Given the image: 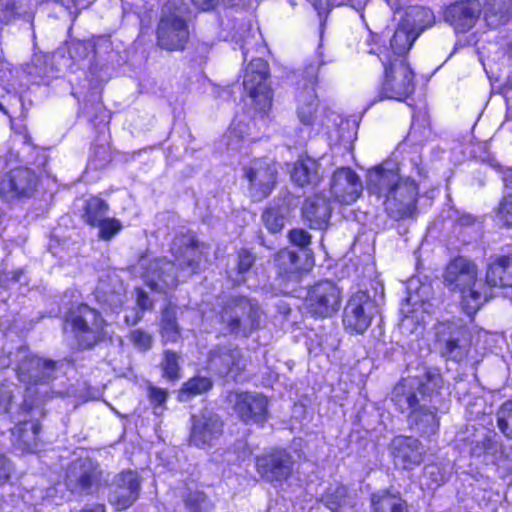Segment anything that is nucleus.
Returning a JSON list of instances; mask_svg holds the SVG:
<instances>
[{"label":"nucleus","mask_w":512,"mask_h":512,"mask_svg":"<svg viewBox=\"0 0 512 512\" xmlns=\"http://www.w3.org/2000/svg\"><path fill=\"white\" fill-rule=\"evenodd\" d=\"M443 378L437 370H429L422 377L401 380L393 389L392 400L404 411H409L408 423L420 435H434L439 429L438 408Z\"/></svg>","instance_id":"obj_1"},{"label":"nucleus","mask_w":512,"mask_h":512,"mask_svg":"<svg viewBox=\"0 0 512 512\" xmlns=\"http://www.w3.org/2000/svg\"><path fill=\"white\" fill-rule=\"evenodd\" d=\"M12 355L17 377L27 386L29 396L45 400L50 397V393L62 394L50 387L51 381L55 379L57 362L34 355L27 347H19Z\"/></svg>","instance_id":"obj_2"},{"label":"nucleus","mask_w":512,"mask_h":512,"mask_svg":"<svg viewBox=\"0 0 512 512\" xmlns=\"http://www.w3.org/2000/svg\"><path fill=\"white\" fill-rule=\"evenodd\" d=\"M444 281L450 290L461 294L462 308L469 316L474 315L488 299L487 290L477 282L476 265L466 258L459 257L448 264Z\"/></svg>","instance_id":"obj_3"},{"label":"nucleus","mask_w":512,"mask_h":512,"mask_svg":"<svg viewBox=\"0 0 512 512\" xmlns=\"http://www.w3.org/2000/svg\"><path fill=\"white\" fill-rule=\"evenodd\" d=\"M186 4L181 0H170L162 8L157 26V44L167 51L183 50L189 39L185 20Z\"/></svg>","instance_id":"obj_4"},{"label":"nucleus","mask_w":512,"mask_h":512,"mask_svg":"<svg viewBox=\"0 0 512 512\" xmlns=\"http://www.w3.org/2000/svg\"><path fill=\"white\" fill-rule=\"evenodd\" d=\"M261 317L262 310L257 301L244 296L228 299L219 315L225 332L245 337L260 327Z\"/></svg>","instance_id":"obj_5"},{"label":"nucleus","mask_w":512,"mask_h":512,"mask_svg":"<svg viewBox=\"0 0 512 512\" xmlns=\"http://www.w3.org/2000/svg\"><path fill=\"white\" fill-rule=\"evenodd\" d=\"M436 344L444 357L464 360L470 351L471 334L460 321L441 322L435 326Z\"/></svg>","instance_id":"obj_6"},{"label":"nucleus","mask_w":512,"mask_h":512,"mask_svg":"<svg viewBox=\"0 0 512 512\" xmlns=\"http://www.w3.org/2000/svg\"><path fill=\"white\" fill-rule=\"evenodd\" d=\"M66 322L83 348L92 347L104 337V319L98 311L85 304L72 310Z\"/></svg>","instance_id":"obj_7"},{"label":"nucleus","mask_w":512,"mask_h":512,"mask_svg":"<svg viewBox=\"0 0 512 512\" xmlns=\"http://www.w3.org/2000/svg\"><path fill=\"white\" fill-rule=\"evenodd\" d=\"M342 290L336 283L323 280L311 286L306 294L304 308L315 318H330L341 308Z\"/></svg>","instance_id":"obj_8"},{"label":"nucleus","mask_w":512,"mask_h":512,"mask_svg":"<svg viewBox=\"0 0 512 512\" xmlns=\"http://www.w3.org/2000/svg\"><path fill=\"white\" fill-rule=\"evenodd\" d=\"M227 401L245 423H263L268 418V399L257 392H230Z\"/></svg>","instance_id":"obj_9"},{"label":"nucleus","mask_w":512,"mask_h":512,"mask_svg":"<svg viewBox=\"0 0 512 512\" xmlns=\"http://www.w3.org/2000/svg\"><path fill=\"white\" fill-rule=\"evenodd\" d=\"M101 481V470L91 459H79L71 463L66 475L69 491L89 495L97 490Z\"/></svg>","instance_id":"obj_10"},{"label":"nucleus","mask_w":512,"mask_h":512,"mask_svg":"<svg viewBox=\"0 0 512 512\" xmlns=\"http://www.w3.org/2000/svg\"><path fill=\"white\" fill-rule=\"evenodd\" d=\"M256 471L267 482L282 483L288 480L294 468L292 455L283 449H274L256 457Z\"/></svg>","instance_id":"obj_11"},{"label":"nucleus","mask_w":512,"mask_h":512,"mask_svg":"<svg viewBox=\"0 0 512 512\" xmlns=\"http://www.w3.org/2000/svg\"><path fill=\"white\" fill-rule=\"evenodd\" d=\"M418 193V185L414 180L401 179L384 201L386 211L395 219L413 216L417 208Z\"/></svg>","instance_id":"obj_12"},{"label":"nucleus","mask_w":512,"mask_h":512,"mask_svg":"<svg viewBox=\"0 0 512 512\" xmlns=\"http://www.w3.org/2000/svg\"><path fill=\"white\" fill-rule=\"evenodd\" d=\"M374 303L370 296L358 291L348 300L343 315V325L347 331L357 334L364 333L373 318Z\"/></svg>","instance_id":"obj_13"},{"label":"nucleus","mask_w":512,"mask_h":512,"mask_svg":"<svg viewBox=\"0 0 512 512\" xmlns=\"http://www.w3.org/2000/svg\"><path fill=\"white\" fill-rule=\"evenodd\" d=\"M414 74L403 60L391 62L385 66V80L382 94L386 98L402 100L414 90Z\"/></svg>","instance_id":"obj_14"},{"label":"nucleus","mask_w":512,"mask_h":512,"mask_svg":"<svg viewBox=\"0 0 512 512\" xmlns=\"http://www.w3.org/2000/svg\"><path fill=\"white\" fill-rule=\"evenodd\" d=\"M141 490V478L135 471H123L115 476L110 488L108 501L117 510H124L134 504Z\"/></svg>","instance_id":"obj_15"},{"label":"nucleus","mask_w":512,"mask_h":512,"mask_svg":"<svg viewBox=\"0 0 512 512\" xmlns=\"http://www.w3.org/2000/svg\"><path fill=\"white\" fill-rule=\"evenodd\" d=\"M140 267L144 269L142 278L154 291L166 292L178 284L175 264L166 259H154L147 263L146 259L140 260Z\"/></svg>","instance_id":"obj_16"},{"label":"nucleus","mask_w":512,"mask_h":512,"mask_svg":"<svg viewBox=\"0 0 512 512\" xmlns=\"http://www.w3.org/2000/svg\"><path fill=\"white\" fill-rule=\"evenodd\" d=\"M394 465L404 470H413L422 464L426 451L422 443L411 436H397L390 444Z\"/></svg>","instance_id":"obj_17"},{"label":"nucleus","mask_w":512,"mask_h":512,"mask_svg":"<svg viewBox=\"0 0 512 512\" xmlns=\"http://www.w3.org/2000/svg\"><path fill=\"white\" fill-rule=\"evenodd\" d=\"M277 169L273 164L264 160H254L245 169V176L250 184L251 197L261 201L272 192L276 183Z\"/></svg>","instance_id":"obj_18"},{"label":"nucleus","mask_w":512,"mask_h":512,"mask_svg":"<svg viewBox=\"0 0 512 512\" xmlns=\"http://www.w3.org/2000/svg\"><path fill=\"white\" fill-rule=\"evenodd\" d=\"M223 432V422L219 416L211 411H202L192 417L190 443L205 448L212 446Z\"/></svg>","instance_id":"obj_19"},{"label":"nucleus","mask_w":512,"mask_h":512,"mask_svg":"<svg viewBox=\"0 0 512 512\" xmlns=\"http://www.w3.org/2000/svg\"><path fill=\"white\" fill-rule=\"evenodd\" d=\"M38 184V177L29 168L13 169L0 182V194L7 200L30 197Z\"/></svg>","instance_id":"obj_20"},{"label":"nucleus","mask_w":512,"mask_h":512,"mask_svg":"<svg viewBox=\"0 0 512 512\" xmlns=\"http://www.w3.org/2000/svg\"><path fill=\"white\" fill-rule=\"evenodd\" d=\"M363 186L359 176L350 168H340L332 176L330 192L335 201L352 204L361 195Z\"/></svg>","instance_id":"obj_21"},{"label":"nucleus","mask_w":512,"mask_h":512,"mask_svg":"<svg viewBox=\"0 0 512 512\" xmlns=\"http://www.w3.org/2000/svg\"><path fill=\"white\" fill-rule=\"evenodd\" d=\"M481 13V4L478 0H467L451 4L445 10V20L457 32H466L471 29Z\"/></svg>","instance_id":"obj_22"},{"label":"nucleus","mask_w":512,"mask_h":512,"mask_svg":"<svg viewBox=\"0 0 512 512\" xmlns=\"http://www.w3.org/2000/svg\"><path fill=\"white\" fill-rule=\"evenodd\" d=\"M210 367L221 376L232 375L236 378L245 368V360L238 348L221 347L212 351L209 357Z\"/></svg>","instance_id":"obj_23"},{"label":"nucleus","mask_w":512,"mask_h":512,"mask_svg":"<svg viewBox=\"0 0 512 512\" xmlns=\"http://www.w3.org/2000/svg\"><path fill=\"white\" fill-rule=\"evenodd\" d=\"M328 200L320 195L309 197L302 207V216L311 229H326L331 217Z\"/></svg>","instance_id":"obj_24"},{"label":"nucleus","mask_w":512,"mask_h":512,"mask_svg":"<svg viewBox=\"0 0 512 512\" xmlns=\"http://www.w3.org/2000/svg\"><path fill=\"white\" fill-rule=\"evenodd\" d=\"M172 251L178 265L189 272L195 273L200 260L198 252V241L192 234L177 237L173 242Z\"/></svg>","instance_id":"obj_25"},{"label":"nucleus","mask_w":512,"mask_h":512,"mask_svg":"<svg viewBox=\"0 0 512 512\" xmlns=\"http://www.w3.org/2000/svg\"><path fill=\"white\" fill-rule=\"evenodd\" d=\"M40 425L24 418L12 429V444L23 452H35L39 447Z\"/></svg>","instance_id":"obj_26"},{"label":"nucleus","mask_w":512,"mask_h":512,"mask_svg":"<svg viewBox=\"0 0 512 512\" xmlns=\"http://www.w3.org/2000/svg\"><path fill=\"white\" fill-rule=\"evenodd\" d=\"M401 179L397 171L377 167L368 172L367 189L369 193L386 199Z\"/></svg>","instance_id":"obj_27"},{"label":"nucleus","mask_w":512,"mask_h":512,"mask_svg":"<svg viewBox=\"0 0 512 512\" xmlns=\"http://www.w3.org/2000/svg\"><path fill=\"white\" fill-rule=\"evenodd\" d=\"M422 31L423 28L417 29L415 20L411 21L409 17L399 23L390 41L394 54L405 55Z\"/></svg>","instance_id":"obj_28"},{"label":"nucleus","mask_w":512,"mask_h":512,"mask_svg":"<svg viewBox=\"0 0 512 512\" xmlns=\"http://www.w3.org/2000/svg\"><path fill=\"white\" fill-rule=\"evenodd\" d=\"M292 180L299 186H315L320 182L319 163L310 157L298 159L291 170Z\"/></svg>","instance_id":"obj_29"},{"label":"nucleus","mask_w":512,"mask_h":512,"mask_svg":"<svg viewBox=\"0 0 512 512\" xmlns=\"http://www.w3.org/2000/svg\"><path fill=\"white\" fill-rule=\"evenodd\" d=\"M486 283L493 287H512V255L501 256L489 264Z\"/></svg>","instance_id":"obj_30"},{"label":"nucleus","mask_w":512,"mask_h":512,"mask_svg":"<svg viewBox=\"0 0 512 512\" xmlns=\"http://www.w3.org/2000/svg\"><path fill=\"white\" fill-rule=\"evenodd\" d=\"M372 512H409L406 500L399 493L380 490L371 495Z\"/></svg>","instance_id":"obj_31"},{"label":"nucleus","mask_w":512,"mask_h":512,"mask_svg":"<svg viewBox=\"0 0 512 512\" xmlns=\"http://www.w3.org/2000/svg\"><path fill=\"white\" fill-rule=\"evenodd\" d=\"M268 75V64L261 58L253 59L245 71L244 89L248 93L255 94L256 90L262 89V87H269L266 83Z\"/></svg>","instance_id":"obj_32"},{"label":"nucleus","mask_w":512,"mask_h":512,"mask_svg":"<svg viewBox=\"0 0 512 512\" xmlns=\"http://www.w3.org/2000/svg\"><path fill=\"white\" fill-rule=\"evenodd\" d=\"M318 71V64H310L303 71V83L300 85L297 93L298 105H307L311 102H313L314 105H318V98L316 95Z\"/></svg>","instance_id":"obj_33"},{"label":"nucleus","mask_w":512,"mask_h":512,"mask_svg":"<svg viewBox=\"0 0 512 512\" xmlns=\"http://www.w3.org/2000/svg\"><path fill=\"white\" fill-rule=\"evenodd\" d=\"M289 213V205L284 200L273 202L262 213L263 224L271 233H278L283 229Z\"/></svg>","instance_id":"obj_34"},{"label":"nucleus","mask_w":512,"mask_h":512,"mask_svg":"<svg viewBox=\"0 0 512 512\" xmlns=\"http://www.w3.org/2000/svg\"><path fill=\"white\" fill-rule=\"evenodd\" d=\"M159 333L164 344L177 343L181 339V330L174 307L168 306L161 312Z\"/></svg>","instance_id":"obj_35"},{"label":"nucleus","mask_w":512,"mask_h":512,"mask_svg":"<svg viewBox=\"0 0 512 512\" xmlns=\"http://www.w3.org/2000/svg\"><path fill=\"white\" fill-rule=\"evenodd\" d=\"M274 262L279 273L288 278L297 275L301 270L299 254L287 248L280 250L275 255Z\"/></svg>","instance_id":"obj_36"},{"label":"nucleus","mask_w":512,"mask_h":512,"mask_svg":"<svg viewBox=\"0 0 512 512\" xmlns=\"http://www.w3.org/2000/svg\"><path fill=\"white\" fill-rule=\"evenodd\" d=\"M321 501L332 512H341V508L351 505V498L346 486L337 484L330 486Z\"/></svg>","instance_id":"obj_37"},{"label":"nucleus","mask_w":512,"mask_h":512,"mask_svg":"<svg viewBox=\"0 0 512 512\" xmlns=\"http://www.w3.org/2000/svg\"><path fill=\"white\" fill-rule=\"evenodd\" d=\"M107 212L108 204L100 198L92 197L86 202L84 218L88 224L96 226L106 218Z\"/></svg>","instance_id":"obj_38"},{"label":"nucleus","mask_w":512,"mask_h":512,"mask_svg":"<svg viewBox=\"0 0 512 512\" xmlns=\"http://www.w3.org/2000/svg\"><path fill=\"white\" fill-rule=\"evenodd\" d=\"M213 383L208 377L197 376L185 382L180 390V399L187 400L190 397L209 391Z\"/></svg>","instance_id":"obj_39"},{"label":"nucleus","mask_w":512,"mask_h":512,"mask_svg":"<svg viewBox=\"0 0 512 512\" xmlns=\"http://www.w3.org/2000/svg\"><path fill=\"white\" fill-rule=\"evenodd\" d=\"M162 375L170 381L180 378L179 355L171 350L163 352V358L160 364Z\"/></svg>","instance_id":"obj_40"},{"label":"nucleus","mask_w":512,"mask_h":512,"mask_svg":"<svg viewBox=\"0 0 512 512\" xmlns=\"http://www.w3.org/2000/svg\"><path fill=\"white\" fill-rule=\"evenodd\" d=\"M99 298L101 301L115 311L125 302V288L121 283L112 290L106 291L103 287L98 288Z\"/></svg>","instance_id":"obj_41"},{"label":"nucleus","mask_w":512,"mask_h":512,"mask_svg":"<svg viewBox=\"0 0 512 512\" xmlns=\"http://www.w3.org/2000/svg\"><path fill=\"white\" fill-rule=\"evenodd\" d=\"M183 498L186 512H211L212 504L203 492H189Z\"/></svg>","instance_id":"obj_42"},{"label":"nucleus","mask_w":512,"mask_h":512,"mask_svg":"<svg viewBox=\"0 0 512 512\" xmlns=\"http://www.w3.org/2000/svg\"><path fill=\"white\" fill-rule=\"evenodd\" d=\"M497 426L508 438H512V400L505 402L497 411Z\"/></svg>","instance_id":"obj_43"},{"label":"nucleus","mask_w":512,"mask_h":512,"mask_svg":"<svg viewBox=\"0 0 512 512\" xmlns=\"http://www.w3.org/2000/svg\"><path fill=\"white\" fill-rule=\"evenodd\" d=\"M132 345L141 352H147L152 348L153 336L143 329L131 330L128 336Z\"/></svg>","instance_id":"obj_44"},{"label":"nucleus","mask_w":512,"mask_h":512,"mask_svg":"<svg viewBox=\"0 0 512 512\" xmlns=\"http://www.w3.org/2000/svg\"><path fill=\"white\" fill-rule=\"evenodd\" d=\"M16 386L13 383L0 382V416L10 413L14 403V391Z\"/></svg>","instance_id":"obj_45"},{"label":"nucleus","mask_w":512,"mask_h":512,"mask_svg":"<svg viewBox=\"0 0 512 512\" xmlns=\"http://www.w3.org/2000/svg\"><path fill=\"white\" fill-rule=\"evenodd\" d=\"M252 98L255 108L260 112H267L272 106V91L270 87H262L256 90L255 94L249 93Z\"/></svg>","instance_id":"obj_46"},{"label":"nucleus","mask_w":512,"mask_h":512,"mask_svg":"<svg viewBox=\"0 0 512 512\" xmlns=\"http://www.w3.org/2000/svg\"><path fill=\"white\" fill-rule=\"evenodd\" d=\"M255 262V255L247 250L241 249L238 252V264H237V272L240 275V278L235 279V282L241 283L244 281L243 275L247 273Z\"/></svg>","instance_id":"obj_47"},{"label":"nucleus","mask_w":512,"mask_h":512,"mask_svg":"<svg viewBox=\"0 0 512 512\" xmlns=\"http://www.w3.org/2000/svg\"><path fill=\"white\" fill-rule=\"evenodd\" d=\"M99 227V238L109 240L121 230V223L116 219L105 218L97 225Z\"/></svg>","instance_id":"obj_48"},{"label":"nucleus","mask_w":512,"mask_h":512,"mask_svg":"<svg viewBox=\"0 0 512 512\" xmlns=\"http://www.w3.org/2000/svg\"><path fill=\"white\" fill-rule=\"evenodd\" d=\"M497 219L504 226H512V196L505 197L500 203Z\"/></svg>","instance_id":"obj_49"},{"label":"nucleus","mask_w":512,"mask_h":512,"mask_svg":"<svg viewBox=\"0 0 512 512\" xmlns=\"http://www.w3.org/2000/svg\"><path fill=\"white\" fill-rule=\"evenodd\" d=\"M288 238L293 245L302 249L308 247L311 243V235L302 228L290 230Z\"/></svg>","instance_id":"obj_50"},{"label":"nucleus","mask_w":512,"mask_h":512,"mask_svg":"<svg viewBox=\"0 0 512 512\" xmlns=\"http://www.w3.org/2000/svg\"><path fill=\"white\" fill-rule=\"evenodd\" d=\"M318 105H314L313 102L307 105H298L297 114L300 121L305 125H311L315 119V112Z\"/></svg>","instance_id":"obj_51"},{"label":"nucleus","mask_w":512,"mask_h":512,"mask_svg":"<svg viewBox=\"0 0 512 512\" xmlns=\"http://www.w3.org/2000/svg\"><path fill=\"white\" fill-rule=\"evenodd\" d=\"M167 397V390L155 386L148 387V398L152 404H156L160 407L166 402Z\"/></svg>","instance_id":"obj_52"},{"label":"nucleus","mask_w":512,"mask_h":512,"mask_svg":"<svg viewBox=\"0 0 512 512\" xmlns=\"http://www.w3.org/2000/svg\"><path fill=\"white\" fill-rule=\"evenodd\" d=\"M110 159L109 151L105 146L93 148L92 162L95 168H102Z\"/></svg>","instance_id":"obj_53"},{"label":"nucleus","mask_w":512,"mask_h":512,"mask_svg":"<svg viewBox=\"0 0 512 512\" xmlns=\"http://www.w3.org/2000/svg\"><path fill=\"white\" fill-rule=\"evenodd\" d=\"M135 292L137 295L136 303H137V306L139 307L138 311H142V313H143L145 310L151 309L152 302L149 299L146 292L142 288H136Z\"/></svg>","instance_id":"obj_54"},{"label":"nucleus","mask_w":512,"mask_h":512,"mask_svg":"<svg viewBox=\"0 0 512 512\" xmlns=\"http://www.w3.org/2000/svg\"><path fill=\"white\" fill-rule=\"evenodd\" d=\"M11 474V464L5 458V456L0 455V485H3L8 482Z\"/></svg>","instance_id":"obj_55"},{"label":"nucleus","mask_w":512,"mask_h":512,"mask_svg":"<svg viewBox=\"0 0 512 512\" xmlns=\"http://www.w3.org/2000/svg\"><path fill=\"white\" fill-rule=\"evenodd\" d=\"M143 319L142 311H133L131 314L125 316V323L128 326H135Z\"/></svg>","instance_id":"obj_56"},{"label":"nucleus","mask_w":512,"mask_h":512,"mask_svg":"<svg viewBox=\"0 0 512 512\" xmlns=\"http://www.w3.org/2000/svg\"><path fill=\"white\" fill-rule=\"evenodd\" d=\"M192 2L202 10H210L214 8L218 0H192Z\"/></svg>","instance_id":"obj_57"},{"label":"nucleus","mask_w":512,"mask_h":512,"mask_svg":"<svg viewBox=\"0 0 512 512\" xmlns=\"http://www.w3.org/2000/svg\"><path fill=\"white\" fill-rule=\"evenodd\" d=\"M457 221L461 226H467L474 222V218L470 215H463L459 217Z\"/></svg>","instance_id":"obj_58"},{"label":"nucleus","mask_w":512,"mask_h":512,"mask_svg":"<svg viewBox=\"0 0 512 512\" xmlns=\"http://www.w3.org/2000/svg\"><path fill=\"white\" fill-rule=\"evenodd\" d=\"M81 512H105L102 505L84 508Z\"/></svg>","instance_id":"obj_59"},{"label":"nucleus","mask_w":512,"mask_h":512,"mask_svg":"<svg viewBox=\"0 0 512 512\" xmlns=\"http://www.w3.org/2000/svg\"><path fill=\"white\" fill-rule=\"evenodd\" d=\"M418 12L423 14L425 17L432 16V13L430 11L424 9H419Z\"/></svg>","instance_id":"obj_60"},{"label":"nucleus","mask_w":512,"mask_h":512,"mask_svg":"<svg viewBox=\"0 0 512 512\" xmlns=\"http://www.w3.org/2000/svg\"><path fill=\"white\" fill-rule=\"evenodd\" d=\"M224 2H227L228 4H234L236 0H223Z\"/></svg>","instance_id":"obj_61"},{"label":"nucleus","mask_w":512,"mask_h":512,"mask_svg":"<svg viewBox=\"0 0 512 512\" xmlns=\"http://www.w3.org/2000/svg\"><path fill=\"white\" fill-rule=\"evenodd\" d=\"M0 111L6 113V110H5L4 106L2 105V103H0Z\"/></svg>","instance_id":"obj_62"},{"label":"nucleus","mask_w":512,"mask_h":512,"mask_svg":"<svg viewBox=\"0 0 512 512\" xmlns=\"http://www.w3.org/2000/svg\"><path fill=\"white\" fill-rule=\"evenodd\" d=\"M11 13L12 14L14 13V5L13 4L11 5Z\"/></svg>","instance_id":"obj_63"},{"label":"nucleus","mask_w":512,"mask_h":512,"mask_svg":"<svg viewBox=\"0 0 512 512\" xmlns=\"http://www.w3.org/2000/svg\"><path fill=\"white\" fill-rule=\"evenodd\" d=\"M418 174L421 175L422 172H421V169L418 168Z\"/></svg>","instance_id":"obj_64"}]
</instances>
